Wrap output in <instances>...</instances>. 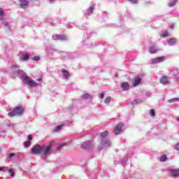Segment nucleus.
Instances as JSON below:
<instances>
[{"label":"nucleus","mask_w":179,"mask_h":179,"mask_svg":"<svg viewBox=\"0 0 179 179\" xmlns=\"http://www.w3.org/2000/svg\"><path fill=\"white\" fill-rule=\"evenodd\" d=\"M52 149V145L50 143V145H36L31 150L32 155H40L43 153L45 157H48L51 155V150Z\"/></svg>","instance_id":"nucleus-1"},{"label":"nucleus","mask_w":179,"mask_h":179,"mask_svg":"<svg viewBox=\"0 0 179 179\" xmlns=\"http://www.w3.org/2000/svg\"><path fill=\"white\" fill-rule=\"evenodd\" d=\"M23 111H24V108L22 106H17L14 110H8L9 117H15V115H22L23 114Z\"/></svg>","instance_id":"nucleus-2"},{"label":"nucleus","mask_w":179,"mask_h":179,"mask_svg":"<svg viewBox=\"0 0 179 179\" xmlns=\"http://www.w3.org/2000/svg\"><path fill=\"white\" fill-rule=\"evenodd\" d=\"M94 143L90 141H87L81 145V148L85 150H92V149H94Z\"/></svg>","instance_id":"nucleus-3"},{"label":"nucleus","mask_w":179,"mask_h":179,"mask_svg":"<svg viewBox=\"0 0 179 179\" xmlns=\"http://www.w3.org/2000/svg\"><path fill=\"white\" fill-rule=\"evenodd\" d=\"M24 80H25L27 85H29L30 87H36L37 86L36 82L27 76L24 78Z\"/></svg>","instance_id":"nucleus-4"},{"label":"nucleus","mask_w":179,"mask_h":179,"mask_svg":"<svg viewBox=\"0 0 179 179\" xmlns=\"http://www.w3.org/2000/svg\"><path fill=\"white\" fill-rule=\"evenodd\" d=\"M110 145H111V143H110V141L106 138H103L101 141V143L99 144V145L98 146V149L99 150H101V149H103V148H107V146H110Z\"/></svg>","instance_id":"nucleus-5"},{"label":"nucleus","mask_w":179,"mask_h":179,"mask_svg":"<svg viewBox=\"0 0 179 179\" xmlns=\"http://www.w3.org/2000/svg\"><path fill=\"white\" fill-rule=\"evenodd\" d=\"M168 172L169 173V176L171 177H173L174 178L179 177V169H168Z\"/></svg>","instance_id":"nucleus-6"},{"label":"nucleus","mask_w":179,"mask_h":179,"mask_svg":"<svg viewBox=\"0 0 179 179\" xmlns=\"http://www.w3.org/2000/svg\"><path fill=\"white\" fill-rule=\"evenodd\" d=\"M124 124L122 123H119L117 124L113 130L115 135H120L121 134V131H122V127Z\"/></svg>","instance_id":"nucleus-7"},{"label":"nucleus","mask_w":179,"mask_h":179,"mask_svg":"<svg viewBox=\"0 0 179 179\" xmlns=\"http://www.w3.org/2000/svg\"><path fill=\"white\" fill-rule=\"evenodd\" d=\"M160 83L162 85H169L170 84V80H169V78L166 76H162L159 80Z\"/></svg>","instance_id":"nucleus-8"},{"label":"nucleus","mask_w":179,"mask_h":179,"mask_svg":"<svg viewBox=\"0 0 179 179\" xmlns=\"http://www.w3.org/2000/svg\"><path fill=\"white\" fill-rule=\"evenodd\" d=\"M20 8H22V9H24L26 6H29V1L27 0H20L19 3Z\"/></svg>","instance_id":"nucleus-9"},{"label":"nucleus","mask_w":179,"mask_h":179,"mask_svg":"<svg viewBox=\"0 0 179 179\" xmlns=\"http://www.w3.org/2000/svg\"><path fill=\"white\" fill-rule=\"evenodd\" d=\"M52 40H66V36L65 35L56 34L52 36Z\"/></svg>","instance_id":"nucleus-10"},{"label":"nucleus","mask_w":179,"mask_h":179,"mask_svg":"<svg viewBox=\"0 0 179 179\" xmlns=\"http://www.w3.org/2000/svg\"><path fill=\"white\" fill-rule=\"evenodd\" d=\"M165 59L166 58L164 57H157L152 59V63L159 64V62H163V61H164Z\"/></svg>","instance_id":"nucleus-11"},{"label":"nucleus","mask_w":179,"mask_h":179,"mask_svg":"<svg viewBox=\"0 0 179 179\" xmlns=\"http://www.w3.org/2000/svg\"><path fill=\"white\" fill-rule=\"evenodd\" d=\"M149 52H150V54H156V52H157V50H156V46H155L154 45H151L149 49H148Z\"/></svg>","instance_id":"nucleus-12"},{"label":"nucleus","mask_w":179,"mask_h":179,"mask_svg":"<svg viewBox=\"0 0 179 179\" xmlns=\"http://www.w3.org/2000/svg\"><path fill=\"white\" fill-rule=\"evenodd\" d=\"M122 90H129V84L128 83H122L120 85Z\"/></svg>","instance_id":"nucleus-13"},{"label":"nucleus","mask_w":179,"mask_h":179,"mask_svg":"<svg viewBox=\"0 0 179 179\" xmlns=\"http://www.w3.org/2000/svg\"><path fill=\"white\" fill-rule=\"evenodd\" d=\"M169 45H174L177 43V40L174 38H170L167 39Z\"/></svg>","instance_id":"nucleus-14"},{"label":"nucleus","mask_w":179,"mask_h":179,"mask_svg":"<svg viewBox=\"0 0 179 179\" xmlns=\"http://www.w3.org/2000/svg\"><path fill=\"white\" fill-rule=\"evenodd\" d=\"M5 15V11L3 8H0V20H3V16Z\"/></svg>","instance_id":"nucleus-15"},{"label":"nucleus","mask_w":179,"mask_h":179,"mask_svg":"<svg viewBox=\"0 0 179 179\" xmlns=\"http://www.w3.org/2000/svg\"><path fill=\"white\" fill-rule=\"evenodd\" d=\"M62 72L64 78H69V72L68 71L62 70Z\"/></svg>","instance_id":"nucleus-16"},{"label":"nucleus","mask_w":179,"mask_h":179,"mask_svg":"<svg viewBox=\"0 0 179 179\" xmlns=\"http://www.w3.org/2000/svg\"><path fill=\"white\" fill-rule=\"evenodd\" d=\"M142 80V78H136L134 81V83H133V86H138V85H139V83H141V81Z\"/></svg>","instance_id":"nucleus-17"},{"label":"nucleus","mask_w":179,"mask_h":179,"mask_svg":"<svg viewBox=\"0 0 179 179\" xmlns=\"http://www.w3.org/2000/svg\"><path fill=\"white\" fill-rule=\"evenodd\" d=\"M94 8H95V6L94 5H92L91 6L88 10H89V15H92L93 13V10H94Z\"/></svg>","instance_id":"nucleus-18"},{"label":"nucleus","mask_w":179,"mask_h":179,"mask_svg":"<svg viewBox=\"0 0 179 179\" xmlns=\"http://www.w3.org/2000/svg\"><path fill=\"white\" fill-rule=\"evenodd\" d=\"M149 114L151 115V117H155V115H156V112L154 109H151L149 111Z\"/></svg>","instance_id":"nucleus-19"},{"label":"nucleus","mask_w":179,"mask_h":179,"mask_svg":"<svg viewBox=\"0 0 179 179\" xmlns=\"http://www.w3.org/2000/svg\"><path fill=\"white\" fill-rule=\"evenodd\" d=\"M111 100H113L110 96L106 97L104 100V103L106 104H108V103H111Z\"/></svg>","instance_id":"nucleus-20"},{"label":"nucleus","mask_w":179,"mask_h":179,"mask_svg":"<svg viewBox=\"0 0 179 179\" xmlns=\"http://www.w3.org/2000/svg\"><path fill=\"white\" fill-rule=\"evenodd\" d=\"M107 135H108V131H105L103 132H101L100 134V136L102 137V138H106V136H107Z\"/></svg>","instance_id":"nucleus-21"},{"label":"nucleus","mask_w":179,"mask_h":179,"mask_svg":"<svg viewBox=\"0 0 179 179\" xmlns=\"http://www.w3.org/2000/svg\"><path fill=\"white\" fill-rule=\"evenodd\" d=\"M62 127H64V124H60V125L57 126L55 129V132H58V131H60V129H61V128H62Z\"/></svg>","instance_id":"nucleus-22"},{"label":"nucleus","mask_w":179,"mask_h":179,"mask_svg":"<svg viewBox=\"0 0 179 179\" xmlns=\"http://www.w3.org/2000/svg\"><path fill=\"white\" fill-rule=\"evenodd\" d=\"M1 20V23L2 24H3L4 27H8L9 26V23H8V22L5 21L3 18V20Z\"/></svg>","instance_id":"nucleus-23"},{"label":"nucleus","mask_w":179,"mask_h":179,"mask_svg":"<svg viewBox=\"0 0 179 179\" xmlns=\"http://www.w3.org/2000/svg\"><path fill=\"white\" fill-rule=\"evenodd\" d=\"M169 101V103H176L179 101V98H173L170 99Z\"/></svg>","instance_id":"nucleus-24"},{"label":"nucleus","mask_w":179,"mask_h":179,"mask_svg":"<svg viewBox=\"0 0 179 179\" xmlns=\"http://www.w3.org/2000/svg\"><path fill=\"white\" fill-rule=\"evenodd\" d=\"M176 3H177V0H173V1L169 3V6H176Z\"/></svg>","instance_id":"nucleus-25"},{"label":"nucleus","mask_w":179,"mask_h":179,"mask_svg":"<svg viewBox=\"0 0 179 179\" xmlns=\"http://www.w3.org/2000/svg\"><path fill=\"white\" fill-rule=\"evenodd\" d=\"M166 160H167V157L166 156V155H164L160 157L161 162H166Z\"/></svg>","instance_id":"nucleus-26"},{"label":"nucleus","mask_w":179,"mask_h":179,"mask_svg":"<svg viewBox=\"0 0 179 179\" xmlns=\"http://www.w3.org/2000/svg\"><path fill=\"white\" fill-rule=\"evenodd\" d=\"M8 173L11 177H15V172L13 171V169H9Z\"/></svg>","instance_id":"nucleus-27"},{"label":"nucleus","mask_w":179,"mask_h":179,"mask_svg":"<svg viewBox=\"0 0 179 179\" xmlns=\"http://www.w3.org/2000/svg\"><path fill=\"white\" fill-rule=\"evenodd\" d=\"M83 97V99H91L92 98V96L89 94H85Z\"/></svg>","instance_id":"nucleus-28"},{"label":"nucleus","mask_w":179,"mask_h":179,"mask_svg":"<svg viewBox=\"0 0 179 179\" xmlns=\"http://www.w3.org/2000/svg\"><path fill=\"white\" fill-rule=\"evenodd\" d=\"M31 143L30 141H27L24 143V145L25 148H29V145H31Z\"/></svg>","instance_id":"nucleus-29"},{"label":"nucleus","mask_w":179,"mask_h":179,"mask_svg":"<svg viewBox=\"0 0 179 179\" xmlns=\"http://www.w3.org/2000/svg\"><path fill=\"white\" fill-rule=\"evenodd\" d=\"M29 59V55H24L22 57V61H27Z\"/></svg>","instance_id":"nucleus-30"},{"label":"nucleus","mask_w":179,"mask_h":179,"mask_svg":"<svg viewBox=\"0 0 179 179\" xmlns=\"http://www.w3.org/2000/svg\"><path fill=\"white\" fill-rule=\"evenodd\" d=\"M34 61H40V57L38 56H35L33 57Z\"/></svg>","instance_id":"nucleus-31"},{"label":"nucleus","mask_w":179,"mask_h":179,"mask_svg":"<svg viewBox=\"0 0 179 179\" xmlns=\"http://www.w3.org/2000/svg\"><path fill=\"white\" fill-rule=\"evenodd\" d=\"M169 32L166 31L164 34H162V37H167Z\"/></svg>","instance_id":"nucleus-32"},{"label":"nucleus","mask_w":179,"mask_h":179,"mask_svg":"<svg viewBox=\"0 0 179 179\" xmlns=\"http://www.w3.org/2000/svg\"><path fill=\"white\" fill-rule=\"evenodd\" d=\"M64 146H65V144H62V145H60L57 148V150H61V148H64Z\"/></svg>","instance_id":"nucleus-33"},{"label":"nucleus","mask_w":179,"mask_h":179,"mask_svg":"<svg viewBox=\"0 0 179 179\" xmlns=\"http://www.w3.org/2000/svg\"><path fill=\"white\" fill-rule=\"evenodd\" d=\"M13 156H15V152H12L8 156V159H12V157H13Z\"/></svg>","instance_id":"nucleus-34"},{"label":"nucleus","mask_w":179,"mask_h":179,"mask_svg":"<svg viewBox=\"0 0 179 179\" xmlns=\"http://www.w3.org/2000/svg\"><path fill=\"white\" fill-rule=\"evenodd\" d=\"M131 3H138V0H130Z\"/></svg>","instance_id":"nucleus-35"},{"label":"nucleus","mask_w":179,"mask_h":179,"mask_svg":"<svg viewBox=\"0 0 179 179\" xmlns=\"http://www.w3.org/2000/svg\"><path fill=\"white\" fill-rule=\"evenodd\" d=\"M99 97L101 99H104V94H103V93L99 94Z\"/></svg>","instance_id":"nucleus-36"},{"label":"nucleus","mask_w":179,"mask_h":179,"mask_svg":"<svg viewBox=\"0 0 179 179\" xmlns=\"http://www.w3.org/2000/svg\"><path fill=\"white\" fill-rule=\"evenodd\" d=\"M31 139H33V136L31 135H29L28 136V140L31 141Z\"/></svg>","instance_id":"nucleus-37"},{"label":"nucleus","mask_w":179,"mask_h":179,"mask_svg":"<svg viewBox=\"0 0 179 179\" xmlns=\"http://www.w3.org/2000/svg\"><path fill=\"white\" fill-rule=\"evenodd\" d=\"M176 150L179 151V143L176 145Z\"/></svg>","instance_id":"nucleus-38"},{"label":"nucleus","mask_w":179,"mask_h":179,"mask_svg":"<svg viewBox=\"0 0 179 179\" xmlns=\"http://www.w3.org/2000/svg\"><path fill=\"white\" fill-rule=\"evenodd\" d=\"M170 28L171 29H174V24H170Z\"/></svg>","instance_id":"nucleus-39"},{"label":"nucleus","mask_w":179,"mask_h":179,"mask_svg":"<svg viewBox=\"0 0 179 179\" xmlns=\"http://www.w3.org/2000/svg\"><path fill=\"white\" fill-rule=\"evenodd\" d=\"M115 78H118V73H115Z\"/></svg>","instance_id":"nucleus-40"},{"label":"nucleus","mask_w":179,"mask_h":179,"mask_svg":"<svg viewBox=\"0 0 179 179\" xmlns=\"http://www.w3.org/2000/svg\"><path fill=\"white\" fill-rule=\"evenodd\" d=\"M4 167H0V171H2L3 170Z\"/></svg>","instance_id":"nucleus-41"},{"label":"nucleus","mask_w":179,"mask_h":179,"mask_svg":"<svg viewBox=\"0 0 179 179\" xmlns=\"http://www.w3.org/2000/svg\"><path fill=\"white\" fill-rule=\"evenodd\" d=\"M176 121H179V117H178V119H176Z\"/></svg>","instance_id":"nucleus-42"},{"label":"nucleus","mask_w":179,"mask_h":179,"mask_svg":"<svg viewBox=\"0 0 179 179\" xmlns=\"http://www.w3.org/2000/svg\"><path fill=\"white\" fill-rule=\"evenodd\" d=\"M50 1H52V0H50Z\"/></svg>","instance_id":"nucleus-43"}]
</instances>
